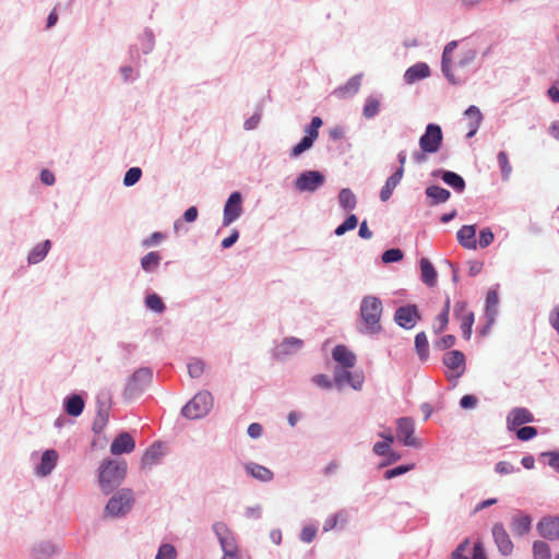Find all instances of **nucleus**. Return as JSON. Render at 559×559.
Returning a JSON list of instances; mask_svg holds the SVG:
<instances>
[{
	"mask_svg": "<svg viewBox=\"0 0 559 559\" xmlns=\"http://www.w3.org/2000/svg\"><path fill=\"white\" fill-rule=\"evenodd\" d=\"M213 403V395L209 391H200L181 408V416L189 420L201 419L211 412Z\"/></svg>",
	"mask_w": 559,
	"mask_h": 559,
	"instance_id": "39448f33",
	"label": "nucleus"
},
{
	"mask_svg": "<svg viewBox=\"0 0 559 559\" xmlns=\"http://www.w3.org/2000/svg\"><path fill=\"white\" fill-rule=\"evenodd\" d=\"M432 176L439 177L445 185L451 187L457 193H462L465 190L466 183L464 178L454 171L437 169L432 173Z\"/></svg>",
	"mask_w": 559,
	"mask_h": 559,
	"instance_id": "412c9836",
	"label": "nucleus"
},
{
	"mask_svg": "<svg viewBox=\"0 0 559 559\" xmlns=\"http://www.w3.org/2000/svg\"><path fill=\"white\" fill-rule=\"evenodd\" d=\"M450 298L447 297L442 311L438 314L436 319V323L433 324V330L436 333H441L449 323V312H450Z\"/></svg>",
	"mask_w": 559,
	"mask_h": 559,
	"instance_id": "c03bdc74",
	"label": "nucleus"
},
{
	"mask_svg": "<svg viewBox=\"0 0 559 559\" xmlns=\"http://www.w3.org/2000/svg\"><path fill=\"white\" fill-rule=\"evenodd\" d=\"M442 361L451 371V373L447 376L450 381H456L466 370L465 355L461 350L452 349L447 352L443 355Z\"/></svg>",
	"mask_w": 559,
	"mask_h": 559,
	"instance_id": "9d476101",
	"label": "nucleus"
},
{
	"mask_svg": "<svg viewBox=\"0 0 559 559\" xmlns=\"http://www.w3.org/2000/svg\"><path fill=\"white\" fill-rule=\"evenodd\" d=\"M350 368L335 367L333 370L334 384L337 390H342L345 383H348L352 371Z\"/></svg>",
	"mask_w": 559,
	"mask_h": 559,
	"instance_id": "a18cd8bd",
	"label": "nucleus"
},
{
	"mask_svg": "<svg viewBox=\"0 0 559 559\" xmlns=\"http://www.w3.org/2000/svg\"><path fill=\"white\" fill-rule=\"evenodd\" d=\"M314 141L311 140L310 138L308 136H304L299 143H297L293 148H292V152H290V156L296 158L298 157L299 155H301L304 152L310 150L313 145Z\"/></svg>",
	"mask_w": 559,
	"mask_h": 559,
	"instance_id": "5fc2aeb1",
	"label": "nucleus"
},
{
	"mask_svg": "<svg viewBox=\"0 0 559 559\" xmlns=\"http://www.w3.org/2000/svg\"><path fill=\"white\" fill-rule=\"evenodd\" d=\"M464 115L469 120V130L466 134V138L471 139L476 134L480 127V123L483 121V114L480 112L477 106L472 105L465 110Z\"/></svg>",
	"mask_w": 559,
	"mask_h": 559,
	"instance_id": "bb28decb",
	"label": "nucleus"
},
{
	"mask_svg": "<svg viewBox=\"0 0 559 559\" xmlns=\"http://www.w3.org/2000/svg\"><path fill=\"white\" fill-rule=\"evenodd\" d=\"M245 468L248 474L260 481H271L274 476L271 469L253 462L246 464Z\"/></svg>",
	"mask_w": 559,
	"mask_h": 559,
	"instance_id": "2f4dec72",
	"label": "nucleus"
},
{
	"mask_svg": "<svg viewBox=\"0 0 559 559\" xmlns=\"http://www.w3.org/2000/svg\"><path fill=\"white\" fill-rule=\"evenodd\" d=\"M414 466V464L399 465L396 467L385 471L383 476L385 479H392L406 474L407 472L412 471Z\"/></svg>",
	"mask_w": 559,
	"mask_h": 559,
	"instance_id": "13d9d810",
	"label": "nucleus"
},
{
	"mask_svg": "<svg viewBox=\"0 0 559 559\" xmlns=\"http://www.w3.org/2000/svg\"><path fill=\"white\" fill-rule=\"evenodd\" d=\"M403 178V170L402 169H396L385 181L384 186L382 187L381 191H380V200L382 202H386L394 189L399 186V183L401 182Z\"/></svg>",
	"mask_w": 559,
	"mask_h": 559,
	"instance_id": "c85d7f7f",
	"label": "nucleus"
},
{
	"mask_svg": "<svg viewBox=\"0 0 559 559\" xmlns=\"http://www.w3.org/2000/svg\"><path fill=\"white\" fill-rule=\"evenodd\" d=\"M127 474V463L118 460H106L98 471V485L104 495L119 489Z\"/></svg>",
	"mask_w": 559,
	"mask_h": 559,
	"instance_id": "7ed1b4c3",
	"label": "nucleus"
},
{
	"mask_svg": "<svg viewBox=\"0 0 559 559\" xmlns=\"http://www.w3.org/2000/svg\"><path fill=\"white\" fill-rule=\"evenodd\" d=\"M537 435V429L533 426H524L518 429L516 437L521 441H528Z\"/></svg>",
	"mask_w": 559,
	"mask_h": 559,
	"instance_id": "338daca9",
	"label": "nucleus"
},
{
	"mask_svg": "<svg viewBox=\"0 0 559 559\" xmlns=\"http://www.w3.org/2000/svg\"><path fill=\"white\" fill-rule=\"evenodd\" d=\"M496 473L500 475H509L515 472H520L519 467H515L513 464L507 461H500L495 465Z\"/></svg>",
	"mask_w": 559,
	"mask_h": 559,
	"instance_id": "69168bd1",
	"label": "nucleus"
},
{
	"mask_svg": "<svg viewBox=\"0 0 559 559\" xmlns=\"http://www.w3.org/2000/svg\"><path fill=\"white\" fill-rule=\"evenodd\" d=\"M59 454L55 449L45 450L39 459V462L34 467V474L37 477L45 478L49 476L57 466Z\"/></svg>",
	"mask_w": 559,
	"mask_h": 559,
	"instance_id": "4468645a",
	"label": "nucleus"
},
{
	"mask_svg": "<svg viewBox=\"0 0 559 559\" xmlns=\"http://www.w3.org/2000/svg\"><path fill=\"white\" fill-rule=\"evenodd\" d=\"M141 177H142V169L140 167H131L126 171V174L123 176V185L126 187H132L136 182H139Z\"/></svg>",
	"mask_w": 559,
	"mask_h": 559,
	"instance_id": "603ef678",
	"label": "nucleus"
},
{
	"mask_svg": "<svg viewBox=\"0 0 559 559\" xmlns=\"http://www.w3.org/2000/svg\"><path fill=\"white\" fill-rule=\"evenodd\" d=\"M312 382L317 386L324 389V390H331L333 386H335L334 379H330V377L324 373H319V374L313 376Z\"/></svg>",
	"mask_w": 559,
	"mask_h": 559,
	"instance_id": "052dcab7",
	"label": "nucleus"
},
{
	"mask_svg": "<svg viewBox=\"0 0 559 559\" xmlns=\"http://www.w3.org/2000/svg\"><path fill=\"white\" fill-rule=\"evenodd\" d=\"M177 551L171 544H162L158 548L155 559H176Z\"/></svg>",
	"mask_w": 559,
	"mask_h": 559,
	"instance_id": "6e6d98bb",
	"label": "nucleus"
},
{
	"mask_svg": "<svg viewBox=\"0 0 559 559\" xmlns=\"http://www.w3.org/2000/svg\"><path fill=\"white\" fill-rule=\"evenodd\" d=\"M325 182V176L319 170H305L294 181L295 189L300 192L313 193Z\"/></svg>",
	"mask_w": 559,
	"mask_h": 559,
	"instance_id": "0eeeda50",
	"label": "nucleus"
},
{
	"mask_svg": "<svg viewBox=\"0 0 559 559\" xmlns=\"http://www.w3.org/2000/svg\"><path fill=\"white\" fill-rule=\"evenodd\" d=\"M302 346V340L295 336L285 337L278 345H276L273 355L276 359L284 360L299 352Z\"/></svg>",
	"mask_w": 559,
	"mask_h": 559,
	"instance_id": "2eb2a0df",
	"label": "nucleus"
},
{
	"mask_svg": "<svg viewBox=\"0 0 559 559\" xmlns=\"http://www.w3.org/2000/svg\"><path fill=\"white\" fill-rule=\"evenodd\" d=\"M96 405H97V421L99 420L102 423V425H105L108 421L109 412H110V408L112 405L110 390L103 389L97 393Z\"/></svg>",
	"mask_w": 559,
	"mask_h": 559,
	"instance_id": "aec40b11",
	"label": "nucleus"
},
{
	"mask_svg": "<svg viewBox=\"0 0 559 559\" xmlns=\"http://www.w3.org/2000/svg\"><path fill=\"white\" fill-rule=\"evenodd\" d=\"M317 533H318L317 525L309 524V525H306L302 527L299 538L302 543L309 544L316 538Z\"/></svg>",
	"mask_w": 559,
	"mask_h": 559,
	"instance_id": "680f3d73",
	"label": "nucleus"
},
{
	"mask_svg": "<svg viewBox=\"0 0 559 559\" xmlns=\"http://www.w3.org/2000/svg\"><path fill=\"white\" fill-rule=\"evenodd\" d=\"M361 74H356L354 76H352L345 85L338 87L337 90H335V94L338 95V96H346V95H355L358 91H359V87H360V84H361Z\"/></svg>",
	"mask_w": 559,
	"mask_h": 559,
	"instance_id": "58836bf2",
	"label": "nucleus"
},
{
	"mask_svg": "<svg viewBox=\"0 0 559 559\" xmlns=\"http://www.w3.org/2000/svg\"><path fill=\"white\" fill-rule=\"evenodd\" d=\"M357 224H358L357 216L355 214H350L347 216V218L341 225H338L335 228L334 234L336 236H343L345 233L355 229Z\"/></svg>",
	"mask_w": 559,
	"mask_h": 559,
	"instance_id": "3c124183",
	"label": "nucleus"
},
{
	"mask_svg": "<svg viewBox=\"0 0 559 559\" xmlns=\"http://www.w3.org/2000/svg\"><path fill=\"white\" fill-rule=\"evenodd\" d=\"M415 349L421 361L429 357V343L425 332H419L415 336Z\"/></svg>",
	"mask_w": 559,
	"mask_h": 559,
	"instance_id": "ea45409f",
	"label": "nucleus"
},
{
	"mask_svg": "<svg viewBox=\"0 0 559 559\" xmlns=\"http://www.w3.org/2000/svg\"><path fill=\"white\" fill-rule=\"evenodd\" d=\"M85 402L80 394H70L63 400V408L70 416L78 417L84 411Z\"/></svg>",
	"mask_w": 559,
	"mask_h": 559,
	"instance_id": "393cba45",
	"label": "nucleus"
},
{
	"mask_svg": "<svg viewBox=\"0 0 559 559\" xmlns=\"http://www.w3.org/2000/svg\"><path fill=\"white\" fill-rule=\"evenodd\" d=\"M337 199L340 206L346 212H350L357 206V198L349 188L341 189Z\"/></svg>",
	"mask_w": 559,
	"mask_h": 559,
	"instance_id": "f704fd0d",
	"label": "nucleus"
},
{
	"mask_svg": "<svg viewBox=\"0 0 559 559\" xmlns=\"http://www.w3.org/2000/svg\"><path fill=\"white\" fill-rule=\"evenodd\" d=\"M163 455V447L160 443L156 442L145 451L142 457V463L148 466L155 465L160 461Z\"/></svg>",
	"mask_w": 559,
	"mask_h": 559,
	"instance_id": "4c0bfd02",
	"label": "nucleus"
},
{
	"mask_svg": "<svg viewBox=\"0 0 559 559\" xmlns=\"http://www.w3.org/2000/svg\"><path fill=\"white\" fill-rule=\"evenodd\" d=\"M497 163L500 168L501 179L503 181H509L511 174H512V166L509 162V156H508L507 152L500 151L497 154Z\"/></svg>",
	"mask_w": 559,
	"mask_h": 559,
	"instance_id": "37998d69",
	"label": "nucleus"
},
{
	"mask_svg": "<svg viewBox=\"0 0 559 559\" xmlns=\"http://www.w3.org/2000/svg\"><path fill=\"white\" fill-rule=\"evenodd\" d=\"M403 251L399 248H392V249H388L385 250L382 255H381V259H382V262L383 263H393V262H399L403 259Z\"/></svg>",
	"mask_w": 559,
	"mask_h": 559,
	"instance_id": "4d7b16f0",
	"label": "nucleus"
},
{
	"mask_svg": "<svg viewBox=\"0 0 559 559\" xmlns=\"http://www.w3.org/2000/svg\"><path fill=\"white\" fill-rule=\"evenodd\" d=\"M380 110V102L376 97L369 96L365 100L362 115L366 119L374 118Z\"/></svg>",
	"mask_w": 559,
	"mask_h": 559,
	"instance_id": "49530a36",
	"label": "nucleus"
},
{
	"mask_svg": "<svg viewBox=\"0 0 559 559\" xmlns=\"http://www.w3.org/2000/svg\"><path fill=\"white\" fill-rule=\"evenodd\" d=\"M111 493V497L104 508L103 516L105 519H122L127 516L135 502L133 490L130 488H120Z\"/></svg>",
	"mask_w": 559,
	"mask_h": 559,
	"instance_id": "20e7f679",
	"label": "nucleus"
},
{
	"mask_svg": "<svg viewBox=\"0 0 559 559\" xmlns=\"http://www.w3.org/2000/svg\"><path fill=\"white\" fill-rule=\"evenodd\" d=\"M475 235H476L475 226L464 225L459 229V231L456 234V238L463 248L475 250L477 247V241L475 239Z\"/></svg>",
	"mask_w": 559,
	"mask_h": 559,
	"instance_id": "a878e982",
	"label": "nucleus"
},
{
	"mask_svg": "<svg viewBox=\"0 0 559 559\" xmlns=\"http://www.w3.org/2000/svg\"><path fill=\"white\" fill-rule=\"evenodd\" d=\"M534 417L530 411L524 407L513 408L507 417V426L509 430L514 429L518 426L532 423Z\"/></svg>",
	"mask_w": 559,
	"mask_h": 559,
	"instance_id": "b1692460",
	"label": "nucleus"
},
{
	"mask_svg": "<svg viewBox=\"0 0 559 559\" xmlns=\"http://www.w3.org/2000/svg\"><path fill=\"white\" fill-rule=\"evenodd\" d=\"M492 537L502 556H509L513 551V543L502 523H496L492 526Z\"/></svg>",
	"mask_w": 559,
	"mask_h": 559,
	"instance_id": "dca6fc26",
	"label": "nucleus"
},
{
	"mask_svg": "<svg viewBox=\"0 0 559 559\" xmlns=\"http://www.w3.org/2000/svg\"><path fill=\"white\" fill-rule=\"evenodd\" d=\"M135 442L129 432L119 433L110 444V452L114 455L130 453L134 450Z\"/></svg>",
	"mask_w": 559,
	"mask_h": 559,
	"instance_id": "5701e85b",
	"label": "nucleus"
},
{
	"mask_svg": "<svg viewBox=\"0 0 559 559\" xmlns=\"http://www.w3.org/2000/svg\"><path fill=\"white\" fill-rule=\"evenodd\" d=\"M383 304L374 295L364 296L360 301L359 317L362 325L358 328L361 334L374 335L382 331L381 317Z\"/></svg>",
	"mask_w": 559,
	"mask_h": 559,
	"instance_id": "f03ea898",
	"label": "nucleus"
},
{
	"mask_svg": "<svg viewBox=\"0 0 559 559\" xmlns=\"http://www.w3.org/2000/svg\"><path fill=\"white\" fill-rule=\"evenodd\" d=\"M364 381H365V376H364L362 371H355V372H352L347 384L350 388H353L355 391H360L362 389Z\"/></svg>",
	"mask_w": 559,
	"mask_h": 559,
	"instance_id": "774afa93",
	"label": "nucleus"
},
{
	"mask_svg": "<svg viewBox=\"0 0 559 559\" xmlns=\"http://www.w3.org/2000/svg\"><path fill=\"white\" fill-rule=\"evenodd\" d=\"M442 140L441 127L437 123H428L424 134L419 138V147L424 152L433 154L440 150Z\"/></svg>",
	"mask_w": 559,
	"mask_h": 559,
	"instance_id": "6e6552de",
	"label": "nucleus"
},
{
	"mask_svg": "<svg viewBox=\"0 0 559 559\" xmlns=\"http://www.w3.org/2000/svg\"><path fill=\"white\" fill-rule=\"evenodd\" d=\"M415 423L411 417H401L396 421L397 438L406 447L421 448V442L418 438L414 437Z\"/></svg>",
	"mask_w": 559,
	"mask_h": 559,
	"instance_id": "f8f14e48",
	"label": "nucleus"
},
{
	"mask_svg": "<svg viewBox=\"0 0 559 559\" xmlns=\"http://www.w3.org/2000/svg\"><path fill=\"white\" fill-rule=\"evenodd\" d=\"M51 248V241L45 240L40 243H37L27 255V262L28 264H37L41 262L48 254L49 250Z\"/></svg>",
	"mask_w": 559,
	"mask_h": 559,
	"instance_id": "72a5a7b5",
	"label": "nucleus"
},
{
	"mask_svg": "<svg viewBox=\"0 0 559 559\" xmlns=\"http://www.w3.org/2000/svg\"><path fill=\"white\" fill-rule=\"evenodd\" d=\"M421 281L429 287L437 284V271L432 263L427 258H421L419 261Z\"/></svg>",
	"mask_w": 559,
	"mask_h": 559,
	"instance_id": "473e14b6",
	"label": "nucleus"
},
{
	"mask_svg": "<svg viewBox=\"0 0 559 559\" xmlns=\"http://www.w3.org/2000/svg\"><path fill=\"white\" fill-rule=\"evenodd\" d=\"M532 525V519L528 514L519 513L512 518L511 530L514 535H526Z\"/></svg>",
	"mask_w": 559,
	"mask_h": 559,
	"instance_id": "7c9ffc66",
	"label": "nucleus"
},
{
	"mask_svg": "<svg viewBox=\"0 0 559 559\" xmlns=\"http://www.w3.org/2000/svg\"><path fill=\"white\" fill-rule=\"evenodd\" d=\"M533 557L534 559H551V550L549 545L543 540L534 542Z\"/></svg>",
	"mask_w": 559,
	"mask_h": 559,
	"instance_id": "de8ad7c7",
	"label": "nucleus"
},
{
	"mask_svg": "<svg viewBox=\"0 0 559 559\" xmlns=\"http://www.w3.org/2000/svg\"><path fill=\"white\" fill-rule=\"evenodd\" d=\"M162 257L157 251H151L141 258V267L145 273H154L159 264Z\"/></svg>",
	"mask_w": 559,
	"mask_h": 559,
	"instance_id": "e433bc0d",
	"label": "nucleus"
},
{
	"mask_svg": "<svg viewBox=\"0 0 559 559\" xmlns=\"http://www.w3.org/2000/svg\"><path fill=\"white\" fill-rule=\"evenodd\" d=\"M345 516H346V512L345 511H340L331 516H329L325 521H324V524H323V531L324 532H329L331 530H333L338 521L342 519V520H345Z\"/></svg>",
	"mask_w": 559,
	"mask_h": 559,
	"instance_id": "0e129e2a",
	"label": "nucleus"
},
{
	"mask_svg": "<svg viewBox=\"0 0 559 559\" xmlns=\"http://www.w3.org/2000/svg\"><path fill=\"white\" fill-rule=\"evenodd\" d=\"M418 320H420V314L416 305L402 306L395 310L394 321L405 330L413 329Z\"/></svg>",
	"mask_w": 559,
	"mask_h": 559,
	"instance_id": "ddd939ff",
	"label": "nucleus"
},
{
	"mask_svg": "<svg viewBox=\"0 0 559 559\" xmlns=\"http://www.w3.org/2000/svg\"><path fill=\"white\" fill-rule=\"evenodd\" d=\"M242 202L243 198L239 191H234L229 194L223 210L224 227H228L242 215Z\"/></svg>",
	"mask_w": 559,
	"mask_h": 559,
	"instance_id": "9b49d317",
	"label": "nucleus"
},
{
	"mask_svg": "<svg viewBox=\"0 0 559 559\" xmlns=\"http://www.w3.org/2000/svg\"><path fill=\"white\" fill-rule=\"evenodd\" d=\"M153 371L151 368L142 367L136 369L127 380L122 395L124 400L131 401L139 397L151 383Z\"/></svg>",
	"mask_w": 559,
	"mask_h": 559,
	"instance_id": "423d86ee",
	"label": "nucleus"
},
{
	"mask_svg": "<svg viewBox=\"0 0 559 559\" xmlns=\"http://www.w3.org/2000/svg\"><path fill=\"white\" fill-rule=\"evenodd\" d=\"M188 373L192 379L200 378L205 370V362L201 358H192L188 362Z\"/></svg>",
	"mask_w": 559,
	"mask_h": 559,
	"instance_id": "09e8293b",
	"label": "nucleus"
},
{
	"mask_svg": "<svg viewBox=\"0 0 559 559\" xmlns=\"http://www.w3.org/2000/svg\"><path fill=\"white\" fill-rule=\"evenodd\" d=\"M542 459H547V464L559 474V451H547L540 454Z\"/></svg>",
	"mask_w": 559,
	"mask_h": 559,
	"instance_id": "e2e57ef3",
	"label": "nucleus"
},
{
	"mask_svg": "<svg viewBox=\"0 0 559 559\" xmlns=\"http://www.w3.org/2000/svg\"><path fill=\"white\" fill-rule=\"evenodd\" d=\"M478 56L475 45L465 40H451L442 51L441 72L452 85H463L467 81L466 69L469 68Z\"/></svg>",
	"mask_w": 559,
	"mask_h": 559,
	"instance_id": "f257e3e1",
	"label": "nucleus"
},
{
	"mask_svg": "<svg viewBox=\"0 0 559 559\" xmlns=\"http://www.w3.org/2000/svg\"><path fill=\"white\" fill-rule=\"evenodd\" d=\"M119 73L121 75L122 82L128 84L135 82L140 78L139 70L130 64L121 66L119 68Z\"/></svg>",
	"mask_w": 559,
	"mask_h": 559,
	"instance_id": "8fccbe9b",
	"label": "nucleus"
},
{
	"mask_svg": "<svg viewBox=\"0 0 559 559\" xmlns=\"http://www.w3.org/2000/svg\"><path fill=\"white\" fill-rule=\"evenodd\" d=\"M144 304L148 310L155 313H163L166 310L163 299L156 293L147 294Z\"/></svg>",
	"mask_w": 559,
	"mask_h": 559,
	"instance_id": "79ce46f5",
	"label": "nucleus"
},
{
	"mask_svg": "<svg viewBox=\"0 0 559 559\" xmlns=\"http://www.w3.org/2000/svg\"><path fill=\"white\" fill-rule=\"evenodd\" d=\"M474 313H465L461 319V330L464 340H469L472 336V328L474 324Z\"/></svg>",
	"mask_w": 559,
	"mask_h": 559,
	"instance_id": "864d4df0",
	"label": "nucleus"
},
{
	"mask_svg": "<svg viewBox=\"0 0 559 559\" xmlns=\"http://www.w3.org/2000/svg\"><path fill=\"white\" fill-rule=\"evenodd\" d=\"M425 193L427 198L430 199V205H439L445 203L451 197L449 190L437 185L428 186L425 190Z\"/></svg>",
	"mask_w": 559,
	"mask_h": 559,
	"instance_id": "cd10ccee",
	"label": "nucleus"
},
{
	"mask_svg": "<svg viewBox=\"0 0 559 559\" xmlns=\"http://www.w3.org/2000/svg\"><path fill=\"white\" fill-rule=\"evenodd\" d=\"M142 53L148 55L155 47V36L152 29L145 28L139 37Z\"/></svg>",
	"mask_w": 559,
	"mask_h": 559,
	"instance_id": "a19ab883",
	"label": "nucleus"
},
{
	"mask_svg": "<svg viewBox=\"0 0 559 559\" xmlns=\"http://www.w3.org/2000/svg\"><path fill=\"white\" fill-rule=\"evenodd\" d=\"M332 358L337 364L336 367L353 368L357 362L355 353L343 344H338L332 349Z\"/></svg>",
	"mask_w": 559,
	"mask_h": 559,
	"instance_id": "6ab92c4d",
	"label": "nucleus"
},
{
	"mask_svg": "<svg viewBox=\"0 0 559 559\" xmlns=\"http://www.w3.org/2000/svg\"><path fill=\"white\" fill-rule=\"evenodd\" d=\"M537 531L542 537L548 540L559 539V515L544 516L537 523Z\"/></svg>",
	"mask_w": 559,
	"mask_h": 559,
	"instance_id": "f3484780",
	"label": "nucleus"
},
{
	"mask_svg": "<svg viewBox=\"0 0 559 559\" xmlns=\"http://www.w3.org/2000/svg\"><path fill=\"white\" fill-rule=\"evenodd\" d=\"M61 551V546L52 540H40L32 546L33 559H50Z\"/></svg>",
	"mask_w": 559,
	"mask_h": 559,
	"instance_id": "a211bd4d",
	"label": "nucleus"
},
{
	"mask_svg": "<svg viewBox=\"0 0 559 559\" xmlns=\"http://www.w3.org/2000/svg\"><path fill=\"white\" fill-rule=\"evenodd\" d=\"M211 528L221 546L223 554L239 549L236 535L224 521H215Z\"/></svg>",
	"mask_w": 559,
	"mask_h": 559,
	"instance_id": "1a4fd4ad",
	"label": "nucleus"
},
{
	"mask_svg": "<svg viewBox=\"0 0 559 559\" xmlns=\"http://www.w3.org/2000/svg\"><path fill=\"white\" fill-rule=\"evenodd\" d=\"M466 546L464 544H461L455 548V550L452 552V559H487L484 547L478 543L475 544L473 548L472 557L464 556L463 552L465 551Z\"/></svg>",
	"mask_w": 559,
	"mask_h": 559,
	"instance_id": "c9c22d12",
	"label": "nucleus"
},
{
	"mask_svg": "<svg viewBox=\"0 0 559 559\" xmlns=\"http://www.w3.org/2000/svg\"><path fill=\"white\" fill-rule=\"evenodd\" d=\"M322 126V119L320 117H313L309 126L306 127V136L316 141L319 136V129Z\"/></svg>",
	"mask_w": 559,
	"mask_h": 559,
	"instance_id": "bf43d9fd",
	"label": "nucleus"
},
{
	"mask_svg": "<svg viewBox=\"0 0 559 559\" xmlns=\"http://www.w3.org/2000/svg\"><path fill=\"white\" fill-rule=\"evenodd\" d=\"M499 297L496 290H489L486 297L485 317L488 320V326H491L498 314Z\"/></svg>",
	"mask_w": 559,
	"mask_h": 559,
	"instance_id": "c756f323",
	"label": "nucleus"
},
{
	"mask_svg": "<svg viewBox=\"0 0 559 559\" xmlns=\"http://www.w3.org/2000/svg\"><path fill=\"white\" fill-rule=\"evenodd\" d=\"M430 74V67L426 62H417L404 72L403 80L406 84L412 85L420 80L429 78Z\"/></svg>",
	"mask_w": 559,
	"mask_h": 559,
	"instance_id": "4be33fe9",
	"label": "nucleus"
}]
</instances>
